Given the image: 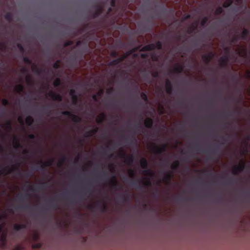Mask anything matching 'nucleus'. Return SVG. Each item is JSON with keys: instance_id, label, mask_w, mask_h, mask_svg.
Returning a JSON list of instances; mask_svg holds the SVG:
<instances>
[{"instance_id": "7c9ffc66", "label": "nucleus", "mask_w": 250, "mask_h": 250, "mask_svg": "<svg viewBox=\"0 0 250 250\" xmlns=\"http://www.w3.org/2000/svg\"><path fill=\"white\" fill-rule=\"evenodd\" d=\"M58 67H59V65H58V63L56 62L55 63H54V68H58Z\"/></svg>"}, {"instance_id": "9b49d317", "label": "nucleus", "mask_w": 250, "mask_h": 250, "mask_svg": "<svg viewBox=\"0 0 250 250\" xmlns=\"http://www.w3.org/2000/svg\"><path fill=\"white\" fill-rule=\"evenodd\" d=\"M145 125L147 127H150L152 125L153 121L150 118H146L144 122Z\"/></svg>"}, {"instance_id": "9d476101", "label": "nucleus", "mask_w": 250, "mask_h": 250, "mask_svg": "<svg viewBox=\"0 0 250 250\" xmlns=\"http://www.w3.org/2000/svg\"><path fill=\"white\" fill-rule=\"evenodd\" d=\"M122 157L125 158V162L128 164L130 165L133 162V158L131 156H128L125 157V155L123 154Z\"/></svg>"}, {"instance_id": "f8f14e48", "label": "nucleus", "mask_w": 250, "mask_h": 250, "mask_svg": "<svg viewBox=\"0 0 250 250\" xmlns=\"http://www.w3.org/2000/svg\"><path fill=\"white\" fill-rule=\"evenodd\" d=\"M23 90V86L21 84H17L14 87V91L17 93H20L22 92Z\"/></svg>"}, {"instance_id": "dca6fc26", "label": "nucleus", "mask_w": 250, "mask_h": 250, "mask_svg": "<svg viewBox=\"0 0 250 250\" xmlns=\"http://www.w3.org/2000/svg\"><path fill=\"white\" fill-rule=\"evenodd\" d=\"M74 90L73 89H71L70 91V95L72 97V99L73 103L74 104H76L77 101V96L74 94Z\"/></svg>"}, {"instance_id": "c03bdc74", "label": "nucleus", "mask_w": 250, "mask_h": 250, "mask_svg": "<svg viewBox=\"0 0 250 250\" xmlns=\"http://www.w3.org/2000/svg\"><path fill=\"white\" fill-rule=\"evenodd\" d=\"M19 121H20V122H21V119H20V118H19Z\"/></svg>"}, {"instance_id": "ea45409f", "label": "nucleus", "mask_w": 250, "mask_h": 250, "mask_svg": "<svg viewBox=\"0 0 250 250\" xmlns=\"http://www.w3.org/2000/svg\"><path fill=\"white\" fill-rule=\"evenodd\" d=\"M109 169H110V170L111 171L112 170V166H109Z\"/></svg>"}, {"instance_id": "e433bc0d", "label": "nucleus", "mask_w": 250, "mask_h": 250, "mask_svg": "<svg viewBox=\"0 0 250 250\" xmlns=\"http://www.w3.org/2000/svg\"><path fill=\"white\" fill-rule=\"evenodd\" d=\"M6 127L10 128H11V125L9 124H8L6 125Z\"/></svg>"}, {"instance_id": "20e7f679", "label": "nucleus", "mask_w": 250, "mask_h": 250, "mask_svg": "<svg viewBox=\"0 0 250 250\" xmlns=\"http://www.w3.org/2000/svg\"><path fill=\"white\" fill-rule=\"evenodd\" d=\"M158 48V49H160L161 47V44L160 42H158L155 45L154 44H150L147 45L145 46H144L143 48V50L148 51V50H152L155 49V47Z\"/></svg>"}, {"instance_id": "1a4fd4ad", "label": "nucleus", "mask_w": 250, "mask_h": 250, "mask_svg": "<svg viewBox=\"0 0 250 250\" xmlns=\"http://www.w3.org/2000/svg\"><path fill=\"white\" fill-rule=\"evenodd\" d=\"M53 163V160L52 159H49L47 160L46 161L42 163V167H50L52 165Z\"/></svg>"}, {"instance_id": "37998d69", "label": "nucleus", "mask_w": 250, "mask_h": 250, "mask_svg": "<svg viewBox=\"0 0 250 250\" xmlns=\"http://www.w3.org/2000/svg\"><path fill=\"white\" fill-rule=\"evenodd\" d=\"M142 56L143 57H145V55L142 54Z\"/></svg>"}, {"instance_id": "4be33fe9", "label": "nucleus", "mask_w": 250, "mask_h": 250, "mask_svg": "<svg viewBox=\"0 0 250 250\" xmlns=\"http://www.w3.org/2000/svg\"><path fill=\"white\" fill-rule=\"evenodd\" d=\"M14 228L16 230H19V229L23 228V226L22 225L16 224L14 225Z\"/></svg>"}, {"instance_id": "c85d7f7f", "label": "nucleus", "mask_w": 250, "mask_h": 250, "mask_svg": "<svg viewBox=\"0 0 250 250\" xmlns=\"http://www.w3.org/2000/svg\"><path fill=\"white\" fill-rule=\"evenodd\" d=\"M207 21V19L206 18H204L202 21V23H201V24L202 25H204V24L206 23V22Z\"/></svg>"}, {"instance_id": "2eb2a0df", "label": "nucleus", "mask_w": 250, "mask_h": 250, "mask_svg": "<svg viewBox=\"0 0 250 250\" xmlns=\"http://www.w3.org/2000/svg\"><path fill=\"white\" fill-rule=\"evenodd\" d=\"M142 174L146 176H151L153 175V172L150 169H145L143 171Z\"/></svg>"}, {"instance_id": "4c0bfd02", "label": "nucleus", "mask_w": 250, "mask_h": 250, "mask_svg": "<svg viewBox=\"0 0 250 250\" xmlns=\"http://www.w3.org/2000/svg\"><path fill=\"white\" fill-rule=\"evenodd\" d=\"M166 180H170V177L169 176H167L166 178Z\"/></svg>"}, {"instance_id": "a19ab883", "label": "nucleus", "mask_w": 250, "mask_h": 250, "mask_svg": "<svg viewBox=\"0 0 250 250\" xmlns=\"http://www.w3.org/2000/svg\"><path fill=\"white\" fill-rule=\"evenodd\" d=\"M114 0H112V5H113V4H114Z\"/></svg>"}, {"instance_id": "f03ea898", "label": "nucleus", "mask_w": 250, "mask_h": 250, "mask_svg": "<svg viewBox=\"0 0 250 250\" xmlns=\"http://www.w3.org/2000/svg\"><path fill=\"white\" fill-rule=\"evenodd\" d=\"M47 96L50 98L51 99L54 101H61L62 100V96L59 94L56 93V92L50 91L47 94Z\"/></svg>"}, {"instance_id": "a878e982", "label": "nucleus", "mask_w": 250, "mask_h": 250, "mask_svg": "<svg viewBox=\"0 0 250 250\" xmlns=\"http://www.w3.org/2000/svg\"><path fill=\"white\" fill-rule=\"evenodd\" d=\"M141 98L145 101H146L147 99L146 95L143 93L141 94Z\"/></svg>"}, {"instance_id": "b1692460", "label": "nucleus", "mask_w": 250, "mask_h": 250, "mask_svg": "<svg viewBox=\"0 0 250 250\" xmlns=\"http://www.w3.org/2000/svg\"><path fill=\"white\" fill-rule=\"evenodd\" d=\"M39 238L38 234L37 232H34L32 234V238L34 240H37Z\"/></svg>"}, {"instance_id": "f3484780", "label": "nucleus", "mask_w": 250, "mask_h": 250, "mask_svg": "<svg viewBox=\"0 0 250 250\" xmlns=\"http://www.w3.org/2000/svg\"><path fill=\"white\" fill-rule=\"evenodd\" d=\"M104 118L105 116L104 114H100L97 116L96 118V121L98 123H101L104 120Z\"/></svg>"}, {"instance_id": "6ab92c4d", "label": "nucleus", "mask_w": 250, "mask_h": 250, "mask_svg": "<svg viewBox=\"0 0 250 250\" xmlns=\"http://www.w3.org/2000/svg\"><path fill=\"white\" fill-rule=\"evenodd\" d=\"M233 0H226L223 3V6L224 7H229L232 2Z\"/></svg>"}, {"instance_id": "423d86ee", "label": "nucleus", "mask_w": 250, "mask_h": 250, "mask_svg": "<svg viewBox=\"0 0 250 250\" xmlns=\"http://www.w3.org/2000/svg\"><path fill=\"white\" fill-rule=\"evenodd\" d=\"M228 62V58L226 56H223L219 60V63L221 66H226Z\"/></svg>"}, {"instance_id": "412c9836", "label": "nucleus", "mask_w": 250, "mask_h": 250, "mask_svg": "<svg viewBox=\"0 0 250 250\" xmlns=\"http://www.w3.org/2000/svg\"><path fill=\"white\" fill-rule=\"evenodd\" d=\"M143 183L145 185L149 186L150 185V181L149 179L145 178L143 179Z\"/></svg>"}, {"instance_id": "4468645a", "label": "nucleus", "mask_w": 250, "mask_h": 250, "mask_svg": "<svg viewBox=\"0 0 250 250\" xmlns=\"http://www.w3.org/2000/svg\"><path fill=\"white\" fill-rule=\"evenodd\" d=\"M12 144L13 147L15 148H18L20 146V142L18 139L16 137H14L13 139Z\"/></svg>"}, {"instance_id": "bb28decb", "label": "nucleus", "mask_w": 250, "mask_h": 250, "mask_svg": "<svg viewBox=\"0 0 250 250\" xmlns=\"http://www.w3.org/2000/svg\"><path fill=\"white\" fill-rule=\"evenodd\" d=\"M222 8L221 7H220L216 9L215 13L217 14H221L222 13Z\"/></svg>"}, {"instance_id": "6e6552de", "label": "nucleus", "mask_w": 250, "mask_h": 250, "mask_svg": "<svg viewBox=\"0 0 250 250\" xmlns=\"http://www.w3.org/2000/svg\"><path fill=\"white\" fill-rule=\"evenodd\" d=\"M183 70V67L182 65L178 64L174 66L173 68V72L176 73H180L182 72Z\"/></svg>"}, {"instance_id": "7ed1b4c3", "label": "nucleus", "mask_w": 250, "mask_h": 250, "mask_svg": "<svg viewBox=\"0 0 250 250\" xmlns=\"http://www.w3.org/2000/svg\"><path fill=\"white\" fill-rule=\"evenodd\" d=\"M0 241L2 243H4L6 238V231L3 224L0 225Z\"/></svg>"}, {"instance_id": "39448f33", "label": "nucleus", "mask_w": 250, "mask_h": 250, "mask_svg": "<svg viewBox=\"0 0 250 250\" xmlns=\"http://www.w3.org/2000/svg\"><path fill=\"white\" fill-rule=\"evenodd\" d=\"M166 146H152V150L153 152L156 153L160 154L165 151Z\"/></svg>"}, {"instance_id": "a211bd4d", "label": "nucleus", "mask_w": 250, "mask_h": 250, "mask_svg": "<svg viewBox=\"0 0 250 250\" xmlns=\"http://www.w3.org/2000/svg\"><path fill=\"white\" fill-rule=\"evenodd\" d=\"M25 122L26 125H30L33 122V119L31 116H28L25 118Z\"/></svg>"}, {"instance_id": "c9c22d12", "label": "nucleus", "mask_w": 250, "mask_h": 250, "mask_svg": "<svg viewBox=\"0 0 250 250\" xmlns=\"http://www.w3.org/2000/svg\"><path fill=\"white\" fill-rule=\"evenodd\" d=\"M243 35L244 36L246 34H247V30H244L243 31Z\"/></svg>"}, {"instance_id": "ddd939ff", "label": "nucleus", "mask_w": 250, "mask_h": 250, "mask_svg": "<svg viewBox=\"0 0 250 250\" xmlns=\"http://www.w3.org/2000/svg\"><path fill=\"white\" fill-rule=\"evenodd\" d=\"M140 166L143 168H146L147 166V162L145 158H142L140 161Z\"/></svg>"}, {"instance_id": "473e14b6", "label": "nucleus", "mask_w": 250, "mask_h": 250, "mask_svg": "<svg viewBox=\"0 0 250 250\" xmlns=\"http://www.w3.org/2000/svg\"><path fill=\"white\" fill-rule=\"evenodd\" d=\"M247 76L248 78H250V71H247Z\"/></svg>"}, {"instance_id": "79ce46f5", "label": "nucleus", "mask_w": 250, "mask_h": 250, "mask_svg": "<svg viewBox=\"0 0 250 250\" xmlns=\"http://www.w3.org/2000/svg\"><path fill=\"white\" fill-rule=\"evenodd\" d=\"M238 2H239L240 1H241V0H236Z\"/></svg>"}, {"instance_id": "cd10ccee", "label": "nucleus", "mask_w": 250, "mask_h": 250, "mask_svg": "<svg viewBox=\"0 0 250 250\" xmlns=\"http://www.w3.org/2000/svg\"><path fill=\"white\" fill-rule=\"evenodd\" d=\"M2 104H3V105H6L8 104V100H6V99H3V100H2Z\"/></svg>"}, {"instance_id": "aec40b11", "label": "nucleus", "mask_w": 250, "mask_h": 250, "mask_svg": "<svg viewBox=\"0 0 250 250\" xmlns=\"http://www.w3.org/2000/svg\"><path fill=\"white\" fill-rule=\"evenodd\" d=\"M61 83V80L59 78L56 79L53 83L54 86L56 87L59 86Z\"/></svg>"}, {"instance_id": "f257e3e1", "label": "nucleus", "mask_w": 250, "mask_h": 250, "mask_svg": "<svg viewBox=\"0 0 250 250\" xmlns=\"http://www.w3.org/2000/svg\"><path fill=\"white\" fill-rule=\"evenodd\" d=\"M245 162L241 160L238 165L234 166L231 168V172L233 174H237L241 172L244 168Z\"/></svg>"}, {"instance_id": "72a5a7b5", "label": "nucleus", "mask_w": 250, "mask_h": 250, "mask_svg": "<svg viewBox=\"0 0 250 250\" xmlns=\"http://www.w3.org/2000/svg\"><path fill=\"white\" fill-rule=\"evenodd\" d=\"M40 244H38V245H34L33 246V248H40Z\"/></svg>"}, {"instance_id": "5701e85b", "label": "nucleus", "mask_w": 250, "mask_h": 250, "mask_svg": "<svg viewBox=\"0 0 250 250\" xmlns=\"http://www.w3.org/2000/svg\"><path fill=\"white\" fill-rule=\"evenodd\" d=\"M102 93H103V90H100L99 91V92H98V93L97 95H94L93 96V99L94 100L96 101V100H97V96H101V95H102Z\"/></svg>"}, {"instance_id": "f704fd0d", "label": "nucleus", "mask_w": 250, "mask_h": 250, "mask_svg": "<svg viewBox=\"0 0 250 250\" xmlns=\"http://www.w3.org/2000/svg\"><path fill=\"white\" fill-rule=\"evenodd\" d=\"M63 113L65 115H69L70 114L69 112H68V111H64Z\"/></svg>"}, {"instance_id": "0eeeda50", "label": "nucleus", "mask_w": 250, "mask_h": 250, "mask_svg": "<svg viewBox=\"0 0 250 250\" xmlns=\"http://www.w3.org/2000/svg\"><path fill=\"white\" fill-rule=\"evenodd\" d=\"M212 57L213 54L209 53L208 54L204 55L202 57V59L204 62H205L206 63H208L212 59Z\"/></svg>"}, {"instance_id": "58836bf2", "label": "nucleus", "mask_w": 250, "mask_h": 250, "mask_svg": "<svg viewBox=\"0 0 250 250\" xmlns=\"http://www.w3.org/2000/svg\"><path fill=\"white\" fill-rule=\"evenodd\" d=\"M62 164V161H60L58 163V166H60Z\"/></svg>"}, {"instance_id": "c756f323", "label": "nucleus", "mask_w": 250, "mask_h": 250, "mask_svg": "<svg viewBox=\"0 0 250 250\" xmlns=\"http://www.w3.org/2000/svg\"><path fill=\"white\" fill-rule=\"evenodd\" d=\"M129 172L130 176L131 177H133V172L132 170H129Z\"/></svg>"}, {"instance_id": "393cba45", "label": "nucleus", "mask_w": 250, "mask_h": 250, "mask_svg": "<svg viewBox=\"0 0 250 250\" xmlns=\"http://www.w3.org/2000/svg\"><path fill=\"white\" fill-rule=\"evenodd\" d=\"M72 120L73 121H75V122H78L79 120V119L78 117H77L76 116H75V115H72Z\"/></svg>"}, {"instance_id": "2f4dec72", "label": "nucleus", "mask_w": 250, "mask_h": 250, "mask_svg": "<svg viewBox=\"0 0 250 250\" xmlns=\"http://www.w3.org/2000/svg\"><path fill=\"white\" fill-rule=\"evenodd\" d=\"M167 90L168 92H169L171 90V88L168 86V85L167 84Z\"/></svg>"}]
</instances>
